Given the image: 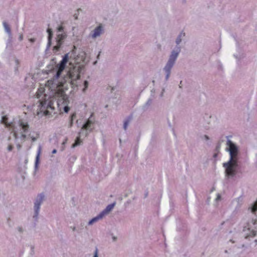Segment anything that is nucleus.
Listing matches in <instances>:
<instances>
[{"mask_svg":"<svg viewBox=\"0 0 257 257\" xmlns=\"http://www.w3.org/2000/svg\"><path fill=\"white\" fill-rule=\"evenodd\" d=\"M85 56V53L82 52L76 56L74 50L71 54L64 55L57 65V72L53 80L48 81V86L56 88L53 92V96L55 95L65 101L68 98L64 92V89H67L66 83L68 82L73 89L77 87V81L79 79L80 74L84 71L86 64Z\"/></svg>","mask_w":257,"mask_h":257,"instance_id":"obj_1","label":"nucleus"},{"mask_svg":"<svg viewBox=\"0 0 257 257\" xmlns=\"http://www.w3.org/2000/svg\"><path fill=\"white\" fill-rule=\"evenodd\" d=\"M45 90L44 88H40L37 92V97L39 99V108L37 109V115H50L54 110L53 105L54 98L51 96L43 94Z\"/></svg>","mask_w":257,"mask_h":257,"instance_id":"obj_2","label":"nucleus"},{"mask_svg":"<svg viewBox=\"0 0 257 257\" xmlns=\"http://www.w3.org/2000/svg\"><path fill=\"white\" fill-rule=\"evenodd\" d=\"M29 125L27 122L20 120L18 124L14 126L13 129L14 137L17 141L20 139L21 143L24 142L26 138L25 133H27Z\"/></svg>","mask_w":257,"mask_h":257,"instance_id":"obj_3","label":"nucleus"},{"mask_svg":"<svg viewBox=\"0 0 257 257\" xmlns=\"http://www.w3.org/2000/svg\"><path fill=\"white\" fill-rule=\"evenodd\" d=\"M45 195L44 193H41L38 194L35 199L34 203V213L33 217L35 220H37L38 219V216L39 214L41 205L45 200Z\"/></svg>","mask_w":257,"mask_h":257,"instance_id":"obj_4","label":"nucleus"},{"mask_svg":"<svg viewBox=\"0 0 257 257\" xmlns=\"http://www.w3.org/2000/svg\"><path fill=\"white\" fill-rule=\"evenodd\" d=\"M94 128V123L90 117L87 121L83 125L78 136L81 138H84L87 136L88 133L90 132Z\"/></svg>","mask_w":257,"mask_h":257,"instance_id":"obj_5","label":"nucleus"},{"mask_svg":"<svg viewBox=\"0 0 257 257\" xmlns=\"http://www.w3.org/2000/svg\"><path fill=\"white\" fill-rule=\"evenodd\" d=\"M64 28L62 26L57 28V45L54 46V50L59 51L61 45L63 43L64 40L67 37L66 34L63 31Z\"/></svg>","mask_w":257,"mask_h":257,"instance_id":"obj_6","label":"nucleus"},{"mask_svg":"<svg viewBox=\"0 0 257 257\" xmlns=\"http://www.w3.org/2000/svg\"><path fill=\"white\" fill-rule=\"evenodd\" d=\"M223 166L225 168L227 176H233L235 175V168L237 166V161L229 160L228 162L223 163Z\"/></svg>","mask_w":257,"mask_h":257,"instance_id":"obj_7","label":"nucleus"},{"mask_svg":"<svg viewBox=\"0 0 257 257\" xmlns=\"http://www.w3.org/2000/svg\"><path fill=\"white\" fill-rule=\"evenodd\" d=\"M178 52H176L175 51L172 52L169 60L164 68L167 73L166 79H168L170 76L171 69L178 56Z\"/></svg>","mask_w":257,"mask_h":257,"instance_id":"obj_8","label":"nucleus"},{"mask_svg":"<svg viewBox=\"0 0 257 257\" xmlns=\"http://www.w3.org/2000/svg\"><path fill=\"white\" fill-rule=\"evenodd\" d=\"M227 145L229 146V151L230 154V160L237 161V156L238 149L236 146L230 141H228Z\"/></svg>","mask_w":257,"mask_h":257,"instance_id":"obj_9","label":"nucleus"},{"mask_svg":"<svg viewBox=\"0 0 257 257\" xmlns=\"http://www.w3.org/2000/svg\"><path fill=\"white\" fill-rule=\"evenodd\" d=\"M115 204V203L109 204L102 212L97 215V220L102 218L105 215L108 214L109 212L113 208Z\"/></svg>","mask_w":257,"mask_h":257,"instance_id":"obj_10","label":"nucleus"},{"mask_svg":"<svg viewBox=\"0 0 257 257\" xmlns=\"http://www.w3.org/2000/svg\"><path fill=\"white\" fill-rule=\"evenodd\" d=\"M41 150H42L41 147L40 146L39 147L37 154V156L36 157V161H35V168L36 169H37L38 167V165H39V161H40V155L41 153Z\"/></svg>","mask_w":257,"mask_h":257,"instance_id":"obj_11","label":"nucleus"},{"mask_svg":"<svg viewBox=\"0 0 257 257\" xmlns=\"http://www.w3.org/2000/svg\"><path fill=\"white\" fill-rule=\"evenodd\" d=\"M3 24L5 32L8 34L9 37H11L12 36V33H11V30L10 27L9 26L8 24L6 22H4L3 23Z\"/></svg>","mask_w":257,"mask_h":257,"instance_id":"obj_12","label":"nucleus"},{"mask_svg":"<svg viewBox=\"0 0 257 257\" xmlns=\"http://www.w3.org/2000/svg\"><path fill=\"white\" fill-rule=\"evenodd\" d=\"M82 138L78 136L77 138H76V139L75 141V143L72 145V148H75L78 146H79L81 145V143H82V139H81Z\"/></svg>","mask_w":257,"mask_h":257,"instance_id":"obj_13","label":"nucleus"},{"mask_svg":"<svg viewBox=\"0 0 257 257\" xmlns=\"http://www.w3.org/2000/svg\"><path fill=\"white\" fill-rule=\"evenodd\" d=\"M47 32L48 33V46H50L51 44V39L52 37V31L51 29H48Z\"/></svg>","mask_w":257,"mask_h":257,"instance_id":"obj_14","label":"nucleus"},{"mask_svg":"<svg viewBox=\"0 0 257 257\" xmlns=\"http://www.w3.org/2000/svg\"><path fill=\"white\" fill-rule=\"evenodd\" d=\"M89 37L92 39H95L96 37V28H95L90 34Z\"/></svg>","mask_w":257,"mask_h":257,"instance_id":"obj_15","label":"nucleus"},{"mask_svg":"<svg viewBox=\"0 0 257 257\" xmlns=\"http://www.w3.org/2000/svg\"><path fill=\"white\" fill-rule=\"evenodd\" d=\"M183 36H185V33H181L180 35L179 36V37L177 38L176 39V43L177 44H179L181 41V37Z\"/></svg>","mask_w":257,"mask_h":257,"instance_id":"obj_16","label":"nucleus"},{"mask_svg":"<svg viewBox=\"0 0 257 257\" xmlns=\"http://www.w3.org/2000/svg\"><path fill=\"white\" fill-rule=\"evenodd\" d=\"M96 222V217L93 218L88 222V225H91Z\"/></svg>","mask_w":257,"mask_h":257,"instance_id":"obj_17","label":"nucleus"},{"mask_svg":"<svg viewBox=\"0 0 257 257\" xmlns=\"http://www.w3.org/2000/svg\"><path fill=\"white\" fill-rule=\"evenodd\" d=\"M257 210V201L254 203L252 208L251 212L254 213Z\"/></svg>","mask_w":257,"mask_h":257,"instance_id":"obj_18","label":"nucleus"},{"mask_svg":"<svg viewBox=\"0 0 257 257\" xmlns=\"http://www.w3.org/2000/svg\"><path fill=\"white\" fill-rule=\"evenodd\" d=\"M81 11V10L79 9L77 10V13H75L73 15V17L75 20L78 19V16L79 15V12Z\"/></svg>","mask_w":257,"mask_h":257,"instance_id":"obj_19","label":"nucleus"},{"mask_svg":"<svg viewBox=\"0 0 257 257\" xmlns=\"http://www.w3.org/2000/svg\"><path fill=\"white\" fill-rule=\"evenodd\" d=\"M101 31H102L101 26L100 25L97 26V36H99L101 34Z\"/></svg>","mask_w":257,"mask_h":257,"instance_id":"obj_20","label":"nucleus"},{"mask_svg":"<svg viewBox=\"0 0 257 257\" xmlns=\"http://www.w3.org/2000/svg\"><path fill=\"white\" fill-rule=\"evenodd\" d=\"M29 137L32 139V140L33 142L36 141L37 140V138H38L37 137H34L33 136H32L31 134H30L29 135Z\"/></svg>","mask_w":257,"mask_h":257,"instance_id":"obj_21","label":"nucleus"},{"mask_svg":"<svg viewBox=\"0 0 257 257\" xmlns=\"http://www.w3.org/2000/svg\"><path fill=\"white\" fill-rule=\"evenodd\" d=\"M88 83L87 81H85L84 82V88L83 89V91L84 92L85 89L87 88Z\"/></svg>","mask_w":257,"mask_h":257,"instance_id":"obj_22","label":"nucleus"},{"mask_svg":"<svg viewBox=\"0 0 257 257\" xmlns=\"http://www.w3.org/2000/svg\"><path fill=\"white\" fill-rule=\"evenodd\" d=\"M128 122H129V120H126V121H125L124 122L123 127H124V129L125 130H126V128H127V125H128Z\"/></svg>","mask_w":257,"mask_h":257,"instance_id":"obj_23","label":"nucleus"},{"mask_svg":"<svg viewBox=\"0 0 257 257\" xmlns=\"http://www.w3.org/2000/svg\"><path fill=\"white\" fill-rule=\"evenodd\" d=\"M23 40V34L22 33L19 34V40L22 41Z\"/></svg>","mask_w":257,"mask_h":257,"instance_id":"obj_24","label":"nucleus"},{"mask_svg":"<svg viewBox=\"0 0 257 257\" xmlns=\"http://www.w3.org/2000/svg\"><path fill=\"white\" fill-rule=\"evenodd\" d=\"M13 149V146L12 145H9L8 148H7L8 151H9V152L12 151Z\"/></svg>","mask_w":257,"mask_h":257,"instance_id":"obj_25","label":"nucleus"},{"mask_svg":"<svg viewBox=\"0 0 257 257\" xmlns=\"http://www.w3.org/2000/svg\"><path fill=\"white\" fill-rule=\"evenodd\" d=\"M7 117L6 116H3L2 117V121L4 123H7Z\"/></svg>","mask_w":257,"mask_h":257,"instance_id":"obj_26","label":"nucleus"},{"mask_svg":"<svg viewBox=\"0 0 257 257\" xmlns=\"http://www.w3.org/2000/svg\"><path fill=\"white\" fill-rule=\"evenodd\" d=\"M64 110L65 112H68L69 110V107L68 106H65L64 108Z\"/></svg>","mask_w":257,"mask_h":257,"instance_id":"obj_27","label":"nucleus"},{"mask_svg":"<svg viewBox=\"0 0 257 257\" xmlns=\"http://www.w3.org/2000/svg\"><path fill=\"white\" fill-rule=\"evenodd\" d=\"M29 41L31 43H34L36 41V39L35 38H30L29 39Z\"/></svg>","mask_w":257,"mask_h":257,"instance_id":"obj_28","label":"nucleus"},{"mask_svg":"<svg viewBox=\"0 0 257 257\" xmlns=\"http://www.w3.org/2000/svg\"><path fill=\"white\" fill-rule=\"evenodd\" d=\"M21 145L19 143H17V149L20 150L21 148Z\"/></svg>","mask_w":257,"mask_h":257,"instance_id":"obj_29","label":"nucleus"},{"mask_svg":"<svg viewBox=\"0 0 257 257\" xmlns=\"http://www.w3.org/2000/svg\"><path fill=\"white\" fill-rule=\"evenodd\" d=\"M71 228L73 231L77 230L76 227L75 226L71 227Z\"/></svg>","mask_w":257,"mask_h":257,"instance_id":"obj_30","label":"nucleus"},{"mask_svg":"<svg viewBox=\"0 0 257 257\" xmlns=\"http://www.w3.org/2000/svg\"><path fill=\"white\" fill-rule=\"evenodd\" d=\"M57 153V150L56 149H54L52 151V154H56Z\"/></svg>","mask_w":257,"mask_h":257,"instance_id":"obj_31","label":"nucleus"},{"mask_svg":"<svg viewBox=\"0 0 257 257\" xmlns=\"http://www.w3.org/2000/svg\"><path fill=\"white\" fill-rule=\"evenodd\" d=\"M93 257H96V249L94 251V256Z\"/></svg>","mask_w":257,"mask_h":257,"instance_id":"obj_32","label":"nucleus"},{"mask_svg":"<svg viewBox=\"0 0 257 257\" xmlns=\"http://www.w3.org/2000/svg\"><path fill=\"white\" fill-rule=\"evenodd\" d=\"M67 141V139H65V141H64V142H63L62 145H65V143H66Z\"/></svg>","mask_w":257,"mask_h":257,"instance_id":"obj_33","label":"nucleus"},{"mask_svg":"<svg viewBox=\"0 0 257 257\" xmlns=\"http://www.w3.org/2000/svg\"><path fill=\"white\" fill-rule=\"evenodd\" d=\"M83 226V225L82 224V223H81V226H80L81 228L78 227L79 229H81L82 228Z\"/></svg>","mask_w":257,"mask_h":257,"instance_id":"obj_34","label":"nucleus"},{"mask_svg":"<svg viewBox=\"0 0 257 257\" xmlns=\"http://www.w3.org/2000/svg\"><path fill=\"white\" fill-rule=\"evenodd\" d=\"M83 226V225L82 224V223H81V226H80L81 228L78 227L79 229H81L82 228Z\"/></svg>","mask_w":257,"mask_h":257,"instance_id":"obj_35","label":"nucleus"},{"mask_svg":"<svg viewBox=\"0 0 257 257\" xmlns=\"http://www.w3.org/2000/svg\"><path fill=\"white\" fill-rule=\"evenodd\" d=\"M220 198V196L218 195L216 199H219Z\"/></svg>","mask_w":257,"mask_h":257,"instance_id":"obj_36","label":"nucleus"},{"mask_svg":"<svg viewBox=\"0 0 257 257\" xmlns=\"http://www.w3.org/2000/svg\"><path fill=\"white\" fill-rule=\"evenodd\" d=\"M97 59H98V58H99V54H98V55H97Z\"/></svg>","mask_w":257,"mask_h":257,"instance_id":"obj_37","label":"nucleus"},{"mask_svg":"<svg viewBox=\"0 0 257 257\" xmlns=\"http://www.w3.org/2000/svg\"><path fill=\"white\" fill-rule=\"evenodd\" d=\"M94 63V64H95L96 63V61L94 62V63Z\"/></svg>","mask_w":257,"mask_h":257,"instance_id":"obj_38","label":"nucleus"},{"mask_svg":"<svg viewBox=\"0 0 257 257\" xmlns=\"http://www.w3.org/2000/svg\"><path fill=\"white\" fill-rule=\"evenodd\" d=\"M205 137L208 139V137H207V136H205Z\"/></svg>","mask_w":257,"mask_h":257,"instance_id":"obj_39","label":"nucleus"}]
</instances>
